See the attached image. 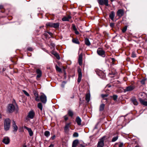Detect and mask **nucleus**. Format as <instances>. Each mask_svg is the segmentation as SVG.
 Returning <instances> with one entry per match:
<instances>
[{
  "mask_svg": "<svg viewBox=\"0 0 147 147\" xmlns=\"http://www.w3.org/2000/svg\"><path fill=\"white\" fill-rule=\"evenodd\" d=\"M53 23L52 22H48L46 24L47 26H50L51 27H53Z\"/></svg>",
  "mask_w": 147,
  "mask_h": 147,
  "instance_id": "30",
  "label": "nucleus"
},
{
  "mask_svg": "<svg viewBox=\"0 0 147 147\" xmlns=\"http://www.w3.org/2000/svg\"><path fill=\"white\" fill-rule=\"evenodd\" d=\"M59 26V23H53V28H58Z\"/></svg>",
  "mask_w": 147,
  "mask_h": 147,
  "instance_id": "25",
  "label": "nucleus"
},
{
  "mask_svg": "<svg viewBox=\"0 0 147 147\" xmlns=\"http://www.w3.org/2000/svg\"><path fill=\"white\" fill-rule=\"evenodd\" d=\"M100 72L101 75H102V78H105V74L103 73L102 71H100Z\"/></svg>",
  "mask_w": 147,
  "mask_h": 147,
  "instance_id": "44",
  "label": "nucleus"
},
{
  "mask_svg": "<svg viewBox=\"0 0 147 147\" xmlns=\"http://www.w3.org/2000/svg\"><path fill=\"white\" fill-rule=\"evenodd\" d=\"M43 26H41V27H40V28H41V27H43Z\"/></svg>",
  "mask_w": 147,
  "mask_h": 147,
  "instance_id": "62",
  "label": "nucleus"
},
{
  "mask_svg": "<svg viewBox=\"0 0 147 147\" xmlns=\"http://www.w3.org/2000/svg\"><path fill=\"white\" fill-rule=\"evenodd\" d=\"M108 95L107 94H102L101 95V96L102 98H104L105 97L107 96Z\"/></svg>",
  "mask_w": 147,
  "mask_h": 147,
  "instance_id": "45",
  "label": "nucleus"
},
{
  "mask_svg": "<svg viewBox=\"0 0 147 147\" xmlns=\"http://www.w3.org/2000/svg\"><path fill=\"white\" fill-rule=\"evenodd\" d=\"M35 115L34 112L32 110L30 111L28 113L27 117L30 119H33Z\"/></svg>",
  "mask_w": 147,
  "mask_h": 147,
  "instance_id": "9",
  "label": "nucleus"
},
{
  "mask_svg": "<svg viewBox=\"0 0 147 147\" xmlns=\"http://www.w3.org/2000/svg\"><path fill=\"white\" fill-rule=\"evenodd\" d=\"M64 118L65 121H67L68 119V117L66 116H64Z\"/></svg>",
  "mask_w": 147,
  "mask_h": 147,
  "instance_id": "51",
  "label": "nucleus"
},
{
  "mask_svg": "<svg viewBox=\"0 0 147 147\" xmlns=\"http://www.w3.org/2000/svg\"><path fill=\"white\" fill-rule=\"evenodd\" d=\"M90 100V93H88L86 95V100L87 102H89Z\"/></svg>",
  "mask_w": 147,
  "mask_h": 147,
  "instance_id": "23",
  "label": "nucleus"
},
{
  "mask_svg": "<svg viewBox=\"0 0 147 147\" xmlns=\"http://www.w3.org/2000/svg\"><path fill=\"white\" fill-rule=\"evenodd\" d=\"M37 107L41 111H42V103L41 102H39L38 103L37 105Z\"/></svg>",
  "mask_w": 147,
  "mask_h": 147,
  "instance_id": "26",
  "label": "nucleus"
},
{
  "mask_svg": "<svg viewBox=\"0 0 147 147\" xmlns=\"http://www.w3.org/2000/svg\"><path fill=\"white\" fill-rule=\"evenodd\" d=\"M56 69L57 71H58L59 72H60L61 71V69L57 66H56Z\"/></svg>",
  "mask_w": 147,
  "mask_h": 147,
  "instance_id": "40",
  "label": "nucleus"
},
{
  "mask_svg": "<svg viewBox=\"0 0 147 147\" xmlns=\"http://www.w3.org/2000/svg\"><path fill=\"white\" fill-rule=\"evenodd\" d=\"M55 135H54L51 138L53 140L55 138Z\"/></svg>",
  "mask_w": 147,
  "mask_h": 147,
  "instance_id": "54",
  "label": "nucleus"
},
{
  "mask_svg": "<svg viewBox=\"0 0 147 147\" xmlns=\"http://www.w3.org/2000/svg\"><path fill=\"white\" fill-rule=\"evenodd\" d=\"M78 142L79 141L78 140H74L73 142L72 147H76Z\"/></svg>",
  "mask_w": 147,
  "mask_h": 147,
  "instance_id": "21",
  "label": "nucleus"
},
{
  "mask_svg": "<svg viewBox=\"0 0 147 147\" xmlns=\"http://www.w3.org/2000/svg\"><path fill=\"white\" fill-rule=\"evenodd\" d=\"M135 86L134 85H130L126 87L124 89V92L131 91L133 90L135 88Z\"/></svg>",
  "mask_w": 147,
  "mask_h": 147,
  "instance_id": "6",
  "label": "nucleus"
},
{
  "mask_svg": "<svg viewBox=\"0 0 147 147\" xmlns=\"http://www.w3.org/2000/svg\"><path fill=\"white\" fill-rule=\"evenodd\" d=\"M111 97H112L113 98V100L114 101H115L117 100L118 96L117 95H113Z\"/></svg>",
  "mask_w": 147,
  "mask_h": 147,
  "instance_id": "34",
  "label": "nucleus"
},
{
  "mask_svg": "<svg viewBox=\"0 0 147 147\" xmlns=\"http://www.w3.org/2000/svg\"><path fill=\"white\" fill-rule=\"evenodd\" d=\"M40 98H39L38 96H35V100L39 102L40 101Z\"/></svg>",
  "mask_w": 147,
  "mask_h": 147,
  "instance_id": "43",
  "label": "nucleus"
},
{
  "mask_svg": "<svg viewBox=\"0 0 147 147\" xmlns=\"http://www.w3.org/2000/svg\"><path fill=\"white\" fill-rule=\"evenodd\" d=\"M135 147H139V146H135Z\"/></svg>",
  "mask_w": 147,
  "mask_h": 147,
  "instance_id": "60",
  "label": "nucleus"
},
{
  "mask_svg": "<svg viewBox=\"0 0 147 147\" xmlns=\"http://www.w3.org/2000/svg\"><path fill=\"white\" fill-rule=\"evenodd\" d=\"M80 100H81V98H80Z\"/></svg>",
  "mask_w": 147,
  "mask_h": 147,
  "instance_id": "63",
  "label": "nucleus"
},
{
  "mask_svg": "<svg viewBox=\"0 0 147 147\" xmlns=\"http://www.w3.org/2000/svg\"><path fill=\"white\" fill-rule=\"evenodd\" d=\"M98 75H99V76H101V75H100V74H98Z\"/></svg>",
  "mask_w": 147,
  "mask_h": 147,
  "instance_id": "61",
  "label": "nucleus"
},
{
  "mask_svg": "<svg viewBox=\"0 0 147 147\" xmlns=\"http://www.w3.org/2000/svg\"><path fill=\"white\" fill-rule=\"evenodd\" d=\"M33 93L35 96H38V93L36 91L34 90L33 91Z\"/></svg>",
  "mask_w": 147,
  "mask_h": 147,
  "instance_id": "38",
  "label": "nucleus"
},
{
  "mask_svg": "<svg viewBox=\"0 0 147 147\" xmlns=\"http://www.w3.org/2000/svg\"><path fill=\"white\" fill-rule=\"evenodd\" d=\"M78 78L77 80V81L78 83H80L82 79V74L81 71V70L80 68H79L78 69Z\"/></svg>",
  "mask_w": 147,
  "mask_h": 147,
  "instance_id": "7",
  "label": "nucleus"
},
{
  "mask_svg": "<svg viewBox=\"0 0 147 147\" xmlns=\"http://www.w3.org/2000/svg\"><path fill=\"white\" fill-rule=\"evenodd\" d=\"M112 61H114V60H115V59H114V58H112Z\"/></svg>",
  "mask_w": 147,
  "mask_h": 147,
  "instance_id": "59",
  "label": "nucleus"
},
{
  "mask_svg": "<svg viewBox=\"0 0 147 147\" xmlns=\"http://www.w3.org/2000/svg\"><path fill=\"white\" fill-rule=\"evenodd\" d=\"M71 123H67L65 125L64 127V130L65 132L67 133H68L69 130V128L70 127V125Z\"/></svg>",
  "mask_w": 147,
  "mask_h": 147,
  "instance_id": "10",
  "label": "nucleus"
},
{
  "mask_svg": "<svg viewBox=\"0 0 147 147\" xmlns=\"http://www.w3.org/2000/svg\"><path fill=\"white\" fill-rule=\"evenodd\" d=\"M118 138V137L117 136H116L115 137H114L113 138L112 140V142H114L115 141H116L117 140Z\"/></svg>",
  "mask_w": 147,
  "mask_h": 147,
  "instance_id": "36",
  "label": "nucleus"
},
{
  "mask_svg": "<svg viewBox=\"0 0 147 147\" xmlns=\"http://www.w3.org/2000/svg\"><path fill=\"white\" fill-rule=\"evenodd\" d=\"M124 13V10L122 9H119L117 11V16L121 18L123 15Z\"/></svg>",
  "mask_w": 147,
  "mask_h": 147,
  "instance_id": "12",
  "label": "nucleus"
},
{
  "mask_svg": "<svg viewBox=\"0 0 147 147\" xmlns=\"http://www.w3.org/2000/svg\"><path fill=\"white\" fill-rule=\"evenodd\" d=\"M82 54L81 53L79 55L78 58V63L80 65H82Z\"/></svg>",
  "mask_w": 147,
  "mask_h": 147,
  "instance_id": "17",
  "label": "nucleus"
},
{
  "mask_svg": "<svg viewBox=\"0 0 147 147\" xmlns=\"http://www.w3.org/2000/svg\"><path fill=\"white\" fill-rule=\"evenodd\" d=\"M23 147H27V146L26 145H24L23 146Z\"/></svg>",
  "mask_w": 147,
  "mask_h": 147,
  "instance_id": "57",
  "label": "nucleus"
},
{
  "mask_svg": "<svg viewBox=\"0 0 147 147\" xmlns=\"http://www.w3.org/2000/svg\"><path fill=\"white\" fill-rule=\"evenodd\" d=\"M140 101L142 105L147 106V101H145L142 98L140 99Z\"/></svg>",
  "mask_w": 147,
  "mask_h": 147,
  "instance_id": "22",
  "label": "nucleus"
},
{
  "mask_svg": "<svg viewBox=\"0 0 147 147\" xmlns=\"http://www.w3.org/2000/svg\"><path fill=\"white\" fill-rule=\"evenodd\" d=\"M9 138L8 137H5L3 138L2 142L5 144H8L10 142Z\"/></svg>",
  "mask_w": 147,
  "mask_h": 147,
  "instance_id": "11",
  "label": "nucleus"
},
{
  "mask_svg": "<svg viewBox=\"0 0 147 147\" xmlns=\"http://www.w3.org/2000/svg\"><path fill=\"white\" fill-rule=\"evenodd\" d=\"M36 72L37 74L36 77L39 78L42 76V71L40 69H38L36 70Z\"/></svg>",
  "mask_w": 147,
  "mask_h": 147,
  "instance_id": "18",
  "label": "nucleus"
},
{
  "mask_svg": "<svg viewBox=\"0 0 147 147\" xmlns=\"http://www.w3.org/2000/svg\"><path fill=\"white\" fill-rule=\"evenodd\" d=\"M3 8V6L2 5H0V9Z\"/></svg>",
  "mask_w": 147,
  "mask_h": 147,
  "instance_id": "56",
  "label": "nucleus"
},
{
  "mask_svg": "<svg viewBox=\"0 0 147 147\" xmlns=\"http://www.w3.org/2000/svg\"><path fill=\"white\" fill-rule=\"evenodd\" d=\"M45 135L47 137H48L50 135V133L49 131H46L44 133Z\"/></svg>",
  "mask_w": 147,
  "mask_h": 147,
  "instance_id": "32",
  "label": "nucleus"
},
{
  "mask_svg": "<svg viewBox=\"0 0 147 147\" xmlns=\"http://www.w3.org/2000/svg\"><path fill=\"white\" fill-rule=\"evenodd\" d=\"M73 29L74 31L77 30L76 26L74 25H73Z\"/></svg>",
  "mask_w": 147,
  "mask_h": 147,
  "instance_id": "48",
  "label": "nucleus"
},
{
  "mask_svg": "<svg viewBox=\"0 0 147 147\" xmlns=\"http://www.w3.org/2000/svg\"><path fill=\"white\" fill-rule=\"evenodd\" d=\"M123 143L122 142H121L119 144V147H123Z\"/></svg>",
  "mask_w": 147,
  "mask_h": 147,
  "instance_id": "46",
  "label": "nucleus"
},
{
  "mask_svg": "<svg viewBox=\"0 0 147 147\" xmlns=\"http://www.w3.org/2000/svg\"><path fill=\"white\" fill-rule=\"evenodd\" d=\"M18 108L16 104L15 106L12 104H10L8 106L7 111L9 113H12L14 111H15L16 112H18Z\"/></svg>",
  "mask_w": 147,
  "mask_h": 147,
  "instance_id": "1",
  "label": "nucleus"
},
{
  "mask_svg": "<svg viewBox=\"0 0 147 147\" xmlns=\"http://www.w3.org/2000/svg\"><path fill=\"white\" fill-rule=\"evenodd\" d=\"M66 82H62V84L61 85V86L63 88L64 86V85L65 84Z\"/></svg>",
  "mask_w": 147,
  "mask_h": 147,
  "instance_id": "47",
  "label": "nucleus"
},
{
  "mask_svg": "<svg viewBox=\"0 0 147 147\" xmlns=\"http://www.w3.org/2000/svg\"><path fill=\"white\" fill-rule=\"evenodd\" d=\"M105 137L103 136L100 139L99 141L97 144V147H103L104 146V141Z\"/></svg>",
  "mask_w": 147,
  "mask_h": 147,
  "instance_id": "4",
  "label": "nucleus"
},
{
  "mask_svg": "<svg viewBox=\"0 0 147 147\" xmlns=\"http://www.w3.org/2000/svg\"><path fill=\"white\" fill-rule=\"evenodd\" d=\"M24 128L28 131L29 135L30 136H32L33 135V132L31 128H29L26 126H24Z\"/></svg>",
  "mask_w": 147,
  "mask_h": 147,
  "instance_id": "14",
  "label": "nucleus"
},
{
  "mask_svg": "<svg viewBox=\"0 0 147 147\" xmlns=\"http://www.w3.org/2000/svg\"><path fill=\"white\" fill-rule=\"evenodd\" d=\"M105 106V104H102L100 105L99 108V110L100 111H102L103 110Z\"/></svg>",
  "mask_w": 147,
  "mask_h": 147,
  "instance_id": "27",
  "label": "nucleus"
},
{
  "mask_svg": "<svg viewBox=\"0 0 147 147\" xmlns=\"http://www.w3.org/2000/svg\"><path fill=\"white\" fill-rule=\"evenodd\" d=\"M40 101L43 104H45L47 102V97L46 95L44 93L40 96Z\"/></svg>",
  "mask_w": 147,
  "mask_h": 147,
  "instance_id": "3",
  "label": "nucleus"
},
{
  "mask_svg": "<svg viewBox=\"0 0 147 147\" xmlns=\"http://www.w3.org/2000/svg\"><path fill=\"white\" fill-rule=\"evenodd\" d=\"M73 136L75 137H78V134L77 132H75L73 134Z\"/></svg>",
  "mask_w": 147,
  "mask_h": 147,
  "instance_id": "42",
  "label": "nucleus"
},
{
  "mask_svg": "<svg viewBox=\"0 0 147 147\" xmlns=\"http://www.w3.org/2000/svg\"><path fill=\"white\" fill-rule=\"evenodd\" d=\"M54 146V145L53 144H51L49 146V147H53Z\"/></svg>",
  "mask_w": 147,
  "mask_h": 147,
  "instance_id": "53",
  "label": "nucleus"
},
{
  "mask_svg": "<svg viewBox=\"0 0 147 147\" xmlns=\"http://www.w3.org/2000/svg\"><path fill=\"white\" fill-rule=\"evenodd\" d=\"M131 102L134 105H137L138 104V102L135 97H133L131 98Z\"/></svg>",
  "mask_w": 147,
  "mask_h": 147,
  "instance_id": "13",
  "label": "nucleus"
},
{
  "mask_svg": "<svg viewBox=\"0 0 147 147\" xmlns=\"http://www.w3.org/2000/svg\"><path fill=\"white\" fill-rule=\"evenodd\" d=\"M111 1H112V0H111Z\"/></svg>",
  "mask_w": 147,
  "mask_h": 147,
  "instance_id": "64",
  "label": "nucleus"
},
{
  "mask_svg": "<svg viewBox=\"0 0 147 147\" xmlns=\"http://www.w3.org/2000/svg\"><path fill=\"white\" fill-rule=\"evenodd\" d=\"M115 16V12L114 11H111L109 15V17L111 20L113 21Z\"/></svg>",
  "mask_w": 147,
  "mask_h": 147,
  "instance_id": "16",
  "label": "nucleus"
},
{
  "mask_svg": "<svg viewBox=\"0 0 147 147\" xmlns=\"http://www.w3.org/2000/svg\"><path fill=\"white\" fill-rule=\"evenodd\" d=\"M110 26L111 27H113L114 26V23H111L110 24Z\"/></svg>",
  "mask_w": 147,
  "mask_h": 147,
  "instance_id": "52",
  "label": "nucleus"
},
{
  "mask_svg": "<svg viewBox=\"0 0 147 147\" xmlns=\"http://www.w3.org/2000/svg\"><path fill=\"white\" fill-rule=\"evenodd\" d=\"M108 0H97L99 4L100 5H105L106 6L109 5Z\"/></svg>",
  "mask_w": 147,
  "mask_h": 147,
  "instance_id": "5",
  "label": "nucleus"
},
{
  "mask_svg": "<svg viewBox=\"0 0 147 147\" xmlns=\"http://www.w3.org/2000/svg\"><path fill=\"white\" fill-rule=\"evenodd\" d=\"M146 79V78H143L140 81L141 83L142 84H144Z\"/></svg>",
  "mask_w": 147,
  "mask_h": 147,
  "instance_id": "35",
  "label": "nucleus"
},
{
  "mask_svg": "<svg viewBox=\"0 0 147 147\" xmlns=\"http://www.w3.org/2000/svg\"><path fill=\"white\" fill-rule=\"evenodd\" d=\"M71 17L70 15H68L67 16H64L62 19V20L63 21H68L69 20L71 19Z\"/></svg>",
  "mask_w": 147,
  "mask_h": 147,
  "instance_id": "15",
  "label": "nucleus"
},
{
  "mask_svg": "<svg viewBox=\"0 0 147 147\" xmlns=\"http://www.w3.org/2000/svg\"><path fill=\"white\" fill-rule=\"evenodd\" d=\"M127 27L126 26H125L123 27L122 30V32L124 33L127 30Z\"/></svg>",
  "mask_w": 147,
  "mask_h": 147,
  "instance_id": "37",
  "label": "nucleus"
},
{
  "mask_svg": "<svg viewBox=\"0 0 147 147\" xmlns=\"http://www.w3.org/2000/svg\"><path fill=\"white\" fill-rule=\"evenodd\" d=\"M145 95V94L143 92H140L138 94V96L140 97H142Z\"/></svg>",
  "mask_w": 147,
  "mask_h": 147,
  "instance_id": "33",
  "label": "nucleus"
},
{
  "mask_svg": "<svg viewBox=\"0 0 147 147\" xmlns=\"http://www.w3.org/2000/svg\"><path fill=\"white\" fill-rule=\"evenodd\" d=\"M13 127V131H16L18 129V127L16 124L15 121H13L12 122Z\"/></svg>",
  "mask_w": 147,
  "mask_h": 147,
  "instance_id": "19",
  "label": "nucleus"
},
{
  "mask_svg": "<svg viewBox=\"0 0 147 147\" xmlns=\"http://www.w3.org/2000/svg\"><path fill=\"white\" fill-rule=\"evenodd\" d=\"M1 117H2V115L0 113V119H1Z\"/></svg>",
  "mask_w": 147,
  "mask_h": 147,
  "instance_id": "58",
  "label": "nucleus"
},
{
  "mask_svg": "<svg viewBox=\"0 0 147 147\" xmlns=\"http://www.w3.org/2000/svg\"><path fill=\"white\" fill-rule=\"evenodd\" d=\"M74 31H75V33L76 34H79V32H78V31L77 30H75Z\"/></svg>",
  "mask_w": 147,
  "mask_h": 147,
  "instance_id": "50",
  "label": "nucleus"
},
{
  "mask_svg": "<svg viewBox=\"0 0 147 147\" xmlns=\"http://www.w3.org/2000/svg\"><path fill=\"white\" fill-rule=\"evenodd\" d=\"M28 50L31 51H32V49L31 47H29L28 48Z\"/></svg>",
  "mask_w": 147,
  "mask_h": 147,
  "instance_id": "49",
  "label": "nucleus"
},
{
  "mask_svg": "<svg viewBox=\"0 0 147 147\" xmlns=\"http://www.w3.org/2000/svg\"><path fill=\"white\" fill-rule=\"evenodd\" d=\"M73 42L76 44H79V42L78 39H73L72 40Z\"/></svg>",
  "mask_w": 147,
  "mask_h": 147,
  "instance_id": "31",
  "label": "nucleus"
},
{
  "mask_svg": "<svg viewBox=\"0 0 147 147\" xmlns=\"http://www.w3.org/2000/svg\"><path fill=\"white\" fill-rule=\"evenodd\" d=\"M76 121L78 125H81V120L79 117H77L76 118Z\"/></svg>",
  "mask_w": 147,
  "mask_h": 147,
  "instance_id": "20",
  "label": "nucleus"
},
{
  "mask_svg": "<svg viewBox=\"0 0 147 147\" xmlns=\"http://www.w3.org/2000/svg\"><path fill=\"white\" fill-rule=\"evenodd\" d=\"M23 92L24 94L26 95L27 96H29V94L25 90H23Z\"/></svg>",
  "mask_w": 147,
  "mask_h": 147,
  "instance_id": "39",
  "label": "nucleus"
},
{
  "mask_svg": "<svg viewBox=\"0 0 147 147\" xmlns=\"http://www.w3.org/2000/svg\"><path fill=\"white\" fill-rule=\"evenodd\" d=\"M136 57V55L134 52H132L131 54V57L133 58H135Z\"/></svg>",
  "mask_w": 147,
  "mask_h": 147,
  "instance_id": "41",
  "label": "nucleus"
},
{
  "mask_svg": "<svg viewBox=\"0 0 147 147\" xmlns=\"http://www.w3.org/2000/svg\"><path fill=\"white\" fill-rule=\"evenodd\" d=\"M97 53L98 55L103 57H105V51L101 48H99L97 50Z\"/></svg>",
  "mask_w": 147,
  "mask_h": 147,
  "instance_id": "8",
  "label": "nucleus"
},
{
  "mask_svg": "<svg viewBox=\"0 0 147 147\" xmlns=\"http://www.w3.org/2000/svg\"><path fill=\"white\" fill-rule=\"evenodd\" d=\"M10 120L9 118L5 119L4 123V129L5 131L8 130L10 127Z\"/></svg>",
  "mask_w": 147,
  "mask_h": 147,
  "instance_id": "2",
  "label": "nucleus"
},
{
  "mask_svg": "<svg viewBox=\"0 0 147 147\" xmlns=\"http://www.w3.org/2000/svg\"><path fill=\"white\" fill-rule=\"evenodd\" d=\"M47 33L50 35H52V33L50 32H47Z\"/></svg>",
  "mask_w": 147,
  "mask_h": 147,
  "instance_id": "55",
  "label": "nucleus"
},
{
  "mask_svg": "<svg viewBox=\"0 0 147 147\" xmlns=\"http://www.w3.org/2000/svg\"><path fill=\"white\" fill-rule=\"evenodd\" d=\"M85 44L88 46H89L90 45V43L88 39L86 38L85 39Z\"/></svg>",
  "mask_w": 147,
  "mask_h": 147,
  "instance_id": "24",
  "label": "nucleus"
},
{
  "mask_svg": "<svg viewBox=\"0 0 147 147\" xmlns=\"http://www.w3.org/2000/svg\"><path fill=\"white\" fill-rule=\"evenodd\" d=\"M68 114L69 116L71 117H72L74 115L73 112L72 111L70 110H68Z\"/></svg>",
  "mask_w": 147,
  "mask_h": 147,
  "instance_id": "28",
  "label": "nucleus"
},
{
  "mask_svg": "<svg viewBox=\"0 0 147 147\" xmlns=\"http://www.w3.org/2000/svg\"><path fill=\"white\" fill-rule=\"evenodd\" d=\"M52 54L56 57L57 59H60V57L59 54L57 53L54 52Z\"/></svg>",
  "mask_w": 147,
  "mask_h": 147,
  "instance_id": "29",
  "label": "nucleus"
}]
</instances>
